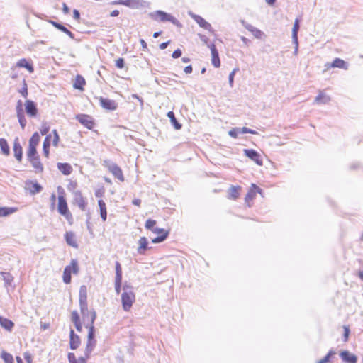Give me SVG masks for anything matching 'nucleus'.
I'll list each match as a JSON object with an SVG mask.
<instances>
[{"label": "nucleus", "instance_id": "obj_43", "mask_svg": "<svg viewBox=\"0 0 363 363\" xmlns=\"http://www.w3.org/2000/svg\"><path fill=\"white\" fill-rule=\"evenodd\" d=\"M63 281L65 284H69L71 282V274L70 269L65 268L63 272Z\"/></svg>", "mask_w": 363, "mask_h": 363}, {"label": "nucleus", "instance_id": "obj_36", "mask_svg": "<svg viewBox=\"0 0 363 363\" xmlns=\"http://www.w3.org/2000/svg\"><path fill=\"white\" fill-rule=\"evenodd\" d=\"M299 20L296 18L294 21V26L292 28V41H296L298 39V32L299 30Z\"/></svg>", "mask_w": 363, "mask_h": 363}, {"label": "nucleus", "instance_id": "obj_39", "mask_svg": "<svg viewBox=\"0 0 363 363\" xmlns=\"http://www.w3.org/2000/svg\"><path fill=\"white\" fill-rule=\"evenodd\" d=\"M69 267L70 269V274H72V273L77 274L79 272L78 263H77V261L76 259H72L70 264L67 266V267H65V268H69Z\"/></svg>", "mask_w": 363, "mask_h": 363}, {"label": "nucleus", "instance_id": "obj_14", "mask_svg": "<svg viewBox=\"0 0 363 363\" xmlns=\"http://www.w3.org/2000/svg\"><path fill=\"white\" fill-rule=\"evenodd\" d=\"M211 52V62L215 67H219L220 66V61L219 58L218 52L214 44L208 45Z\"/></svg>", "mask_w": 363, "mask_h": 363}, {"label": "nucleus", "instance_id": "obj_63", "mask_svg": "<svg viewBox=\"0 0 363 363\" xmlns=\"http://www.w3.org/2000/svg\"><path fill=\"white\" fill-rule=\"evenodd\" d=\"M62 10L65 14H67L69 12V9L65 3L62 4Z\"/></svg>", "mask_w": 363, "mask_h": 363}, {"label": "nucleus", "instance_id": "obj_42", "mask_svg": "<svg viewBox=\"0 0 363 363\" xmlns=\"http://www.w3.org/2000/svg\"><path fill=\"white\" fill-rule=\"evenodd\" d=\"M1 357L3 359L5 363H13V356L5 351H2Z\"/></svg>", "mask_w": 363, "mask_h": 363}, {"label": "nucleus", "instance_id": "obj_61", "mask_svg": "<svg viewBox=\"0 0 363 363\" xmlns=\"http://www.w3.org/2000/svg\"><path fill=\"white\" fill-rule=\"evenodd\" d=\"M51 135H47L46 138H45L44 140V142H43V147H50V138Z\"/></svg>", "mask_w": 363, "mask_h": 363}, {"label": "nucleus", "instance_id": "obj_54", "mask_svg": "<svg viewBox=\"0 0 363 363\" xmlns=\"http://www.w3.org/2000/svg\"><path fill=\"white\" fill-rule=\"evenodd\" d=\"M122 279H115V290L117 294L121 292Z\"/></svg>", "mask_w": 363, "mask_h": 363}, {"label": "nucleus", "instance_id": "obj_44", "mask_svg": "<svg viewBox=\"0 0 363 363\" xmlns=\"http://www.w3.org/2000/svg\"><path fill=\"white\" fill-rule=\"evenodd\" d=\"M169 233H164L162 235H158L157 237L152 240V243H160L164 241L168 237Z\"/></svg>", "mask_w": 363, "mask_h": 363}, {"label": "nucleus", "instance_id": "obj_37", "mask_svg": "<svg viewBox=\"0 0 363 363\" xmlns=\"http://www.w3.org/2000/svg\"><path fill=\"white\" fill-rule=\"evenodd\" d=\"M79 302H87V289L84 285L81 286L79 289Z\"/></svg>", "mask_w": 363, "mask_h": 363}, {"label": "nucleus", "instance_id": "obj_25", "mask_svg": "<svg viewBox=\"0 0 363 363\" xmlns=\"http://www.w3.org/2000/svg\"><path fill=\"white\" fill-rule=\"evenodd\" d=\"M50 23L57 29H58V30H61L62 32L65 33L69 37H70L72 39H74V34L70 30H69L66 27H65L62 24H61L60 23H57V22H55V21H50Z\"/></svg>", "mask_w": 363, "mask_h": 363}, {"label": "nucleus", "instance_id": "obj_40", "mask_svg": "<svg viewBox=\"0 0 363 363\" xmlns=\"http://www.w3.org/2000/svg\"><path fill=\"white\" fill-rule=\"evenodd\" d=\"M17 116L18 118V122H19L22 129H24V128L26 125V120L25 118L23 113L22 112V110L21 108H19L17 111Z\"/></svg>", "mask_w": 363, "mask_h": 363}, {"label": "nucleus", "instance_id": "obj_6", "mask_svg": "<svg viewBox=\"0 0 363 363\" xmlns=\"http://www.w3.org/2000/svg\"><path fill=\"white\" fill-rule=\"evenodd\" d=\"M245 155L249 157L250 160L254 161L257 164L262 166L263 162L261 158L260 155L252 149H245L244 150Z\"/></svg>", "mask_w": 363, "mask_h": 363}, {"label": "nucleus", "instance_id": "obj_32", "mask_svg": "<svg viewBox=\"0 0 363 363\" xmlns=\"http://www.w3.org/2000/svg\"><path fill=\"white\" fill-rule=\"evenodd\" d=\"M85 83H86V82H85V79H84V77H82L81 75H77L76 77V79H75L73 86L76 89L82 90L83 86L85 84Z\"/></svg>", "mask_w": 363, "mask_h": 363}, {"label": "nucleus", "instance_id": "obj_50", "mask_svg": "<svg viewBox=\"0 0 363 363\" xmlns=\"http://www.w3.org/2000/svg\"><path fill=\"white\" fill-rule=\"evenodd\" d=\"M239 69L238 68L234 69L229 74V85L230 87L233 86V81H234V76L236 72H238Z\"/></svg>", "mask_w": 363, "mask_h": 363}, {"label": "nucleus", "instance_id": "obj_35", "mask_svg": "<svg viewBox=\"0 0 363 363\" xmlns=\"http://www.w3.org/2000/svg\"><path fill=\"white\" fill-rule=\"evenodd\" d=\"M240 189V186H232L229 189V191H228L229 198L233 199H235L238 198L239 194H240V192H239Z\"/></svg>", "mask_w": 363, "mask_h": 363}, {"label": "nucleus", "instance_id": "obj_64", "mask_svg": "<svg viewBox=\"0 0 363 363\" xmlns=\"http://www.w3.org/2000/svg\"><path fill=\"white\" fill-rule=\"evenodd\" d=\"M192 70H193V69H192L191 65H188V66H186V67L184 68V72H185L186 74H190V73H191V72H192Z\"/></svg>", "mask_w": 363, "mask_h": 363}, {"label": "nucleus", "instance_id": "obj_38", "mask_svg": "<svg viewBox=\"0 0 363 363\" xmlns=\"http://www.w3.org/2000/svg\"><path fill=\"white\" fill-rule=\"evenodd\" d=\"M0 147H1L2 152L5 155H9V152H10L9 147L7 143V141L4 138H0Z\"/></svg>", "mask_w": 363, "mask_h": 363}, {"label": "nucleus", "instance_id": "obj_9", "mask_svg": "<svg viewBox=\"0 0 363 363\" xmlns=\"http://www.w3.org/2000/svg\"><path fill=\"white\" fill-rule=\"evenodd\" d=\"M189 16L199 25L200 27L208 31L211 30V25L201 16L194 14L191 12H189Z\"/></svg>", "mask_w": 363, "mask_h": 363}, {"label": "nucleus", "instance_id": "obj_49", "mask_svg": "<svg viewBox=\"0 0 363 363\" xmlns=\"http://www.w3.org/2000/svg\"><path fill=\"white\" fill-rule=\"evenodd\" d=\"M239 130L240 128H232L229 130L228 135L233 138H237L238 133H240Z\"/></svg>", "mask_w": 363, "mask_h": 363}, {"label": "nucleus", "instance_id": "obj_57", "mask_svg": "<svg viewBox=\"0 0 363 363\" xmlns=\"http://www.w3.org/2000/svg\"><path fill=\"white\" fill-rule=\"evenodd\" d=\"M344 342H347L348 340V337L350 333V328L347 326H344Z\"/></svg>", "mask_w": 363, "mask_h": 363}, {"label": "nucleus", "instance_id": "obj_51", "mask_svg": "<svg viewBox=\"0 0 363 363\" xmlns=\"http://www.w3.org/2000/svg\"><path fill=\"white\" fill-rule=\"evenodd\" d=\"M144 3L145 2L140 0H132V4L128 6L131 8H138L139 6H143Z\"/></svg>", "mask_w": 363, "mask_h": 363}, {"label": "nucleus", "instance_id": "obj_59", "mask_svg": "<svg viewBox=\"0 0 363 363\" xmlns=\"http://www.w3.org/2000/svg\"><path fill=\"white\" fill-rule=\"evenodd\" d=\"M114 4H119L128 6L132 4V0H119L118 1H115Z\"/></svg>", "mask_w": 363, "mask_h": 363}, {"label": "nucleus", "instance_id": "obj_21", "mask_svg": "<svg viewBox=\"0 0 363 363\" xmlns=\"http://www.w3.org/2000/svg\"><path fill=\"white\" fill-rule=\"evenodd\" d=\"M65 238L67 245L74 248L78 247V244L76 241L75 235L73 232H67L65 235Z\"/></svg>", "mask_w": 363, "mask_h": 363}, {"label": "nucleus", "instance_id": "obj_56", "mask_svg": "<svg viewBox=\"0 0 363 363\" xmlns=\"http://www.w3.org/2000/svg\"><path fill=\"white\" fill-rule=\"evenodd\" d=\"M124 65H125V62H124V60L123 58H118L116 61V66L119 68V69H123L124 67Z\"/></svg>", "mask_w": 363, "mask_h": 363}, {"label": "nucleus", "instance_id": "obj_55", "mask_svg": "<svg viewBox=\"0 0 363 363\" xmlns=\"http://www.w3.org/2000/svg\"><path fill=\"white\" fill-rule=\"evenodd\" d=\"M71 319H72V321L73 322V323L80 321L79 315L77 311H72Z\"/></svg>", "mask_w": 363, "mask_h": 363}, {"label": "nucleus", "instance_id": "obj_2", "mask_svg": "<svg viewBox=\"0 0 363 363\" xmlns=\"http://www.w3.org/2000/svg\"><path fill=\"white\" fill-rule=\"evenodd\" d=\"M149 16L156 21L171 22L177 27H181V23L171 14L161 10H157L149 13Z\"/></svg>", "mask_w": 363, "mask_h": 363}, {"label": "nucleus", "instance_id": "obj_13", "mask_svg": "<svg viewBox=\"0 0 363 363\" xmlns=\"http://www.w3.org/2000/svg\"><path fill=\"white\" fill-rule=\"evenodd\" d=\"M242 26L250 31L256 38L261 39L264 35V33L256 27L252 26L250 23H246L244 21H241Z\"/></svg>", "mask_w": 363, "mask_h": 363}, {"label": "nucleus", "instance_id": "obj_12", "mask_svg": "<svg viewBox=\"0 0 363 363\" xmlns=\"http://www.w3.org/2000/svg\"><path fill=\"white\" fill-rule=\"evenodd\" d=\"M28 160L30 162L36 172H42L43 171V166L40 161L39 156L37 154L30 155V157H28Z\"/></svg>", "mask_w": 363, "mask_h": 363}, {"label": "nucleus", "instance_id": "obj_19", "mask_svg": "<svg viewBox=\"0 0 363 363\" xmlns=\"http://www.w3.org/2000/svg\"><path fill=\"white\" fill-rule=\"evenodd\" d=\"M330 96L320 91L319 94L315 97L314 104H327L330 101Z\"/></svg>", "mask_w": 363, "mask_h": 363}, {"label": "nucleus", "instance_id": "obj_29", "mask_svg": "<svg viewBox=\"0 0 363 363\" xmlns=\"http://www.w3.org/2000/svg\"><path fill=\"white\" fill-rule=\"evenodd\" d=\"M17 66L19 67L26 68L30 73L33 72V67L31 64H30L26 59H21L17 62Z\"/></svg>", "mask_w": 363, "mask_h": 363}, {"label": "nucleus", "instance_id": "obj_47", "mask_svg": "<svg viewBox=\"0 0 363 363\" xmlns=\"http://www.w3.org/2000/svg\"><path fill=\"white\" fill-rule=\"evenodd\" d=\"M335 354V352L333 350L329 351V352L327 354V355L323 358L322 359L317 361L316 363H328L330 360V358L331 356Z\"/></svg>", "mask_w": 363, "mask_h": 363}, {"label": "nucleus", "instance_id": "obj_41", "mask_svg": "<svg viewBox=\"0 0 363 363\" xmlns=\"http://www.w3.org/2000/svg\"><path fill=\"white\" fill-rule=\"evenodd\" d=\"M1 275L6 284V285H10L13 280V277L9 272H1Z\"/></svg>", "mask_w": 363, "mask_h": 363}, {"label": "nucleus", "instance_id": "obj_23", "mask_svg": "<svg viewBox=\"0 0 363 363\" xmlns=\"http://www.w3.org/2000/svg\"><path fill=\"white\" fill-rule=\"evenodd\" d=\"M80 311L82 315L84 320L86 318L89 320L91 319V313L92 311H89L88 309L87 302H79Z\"/></svg>", "mask_w": 363, "mask_h": 363}, {"label": "nucleus", "instance_id": "obj_20", "mask_svg": "<svg viewBox=\"0 0 363 363\" xmlns=\"http://www.w3.org/2000/svg\"><path fill=\"white\" fill-rule=\"evenodd\" d=\"M77 119L79 123L83 124L85 127L91 129L93 126V122L91 121L90 117L87 115L81 114L77 116Z\"/></svg>", "mask_w": 363, "mask_h": 363}, {"label": "nucleus", "instance_id": "obj_33", "mask_svg": "<svg viewBox=\"0 0 363 363\" xmlns=\"http://www.w3.org/2000/svg\"><path fill=\"white\" fill-rule=\"evenodd\" d=\"M167 117L169 118L171 123L173 124L176 130H180L182 128V125L176 119L173 111H169L167 113Z\"/></svg>", "mask_w": 363, "mask_h": 363}, {"label": "nucleus", "instance_id": "obj_22", "mask_svg": "<svg viewBox=\"0 0 363 363\" xmlns=\"http://www.w3.org/2000/svg\"><path fill=\"white\" fill-rule=\"evenodd\" d=\"M69 336H70V341H69L70 348L72 350H75L79 347V345L80 344L79 337L74 333L73 330H70Z\"/></svg>", "mask_w": 363, "mask_h": 363}, {"label": "nucleus", "instance_id": "obj_8", "mask_svg": "<svg viewBox=\"0 0 363 363\" xmlns=\"http://www.w3.org/2000/svg\"><path fill=\"white\" fill-rule=\"evenodd\" d=\"M57 210L58 212L62 216H66L67 214H69L67 203L66 199H65L62 194H59L58 196Z\"/></svg>", "mask_w": 363, "mask_h": 363}, {"label": "nucleus", "instance_id": "obj_26", "mask_svg": "<svg viewBox=\"0 0 363 363\" xmlns=\"http://www.w3.org/2000/svg\"><path fill=\"white\" fill-rule=\"evenodd\" d=\"M58 169L65 175H69L72 171V168L68 163H57Z\"/></svg>", "mask_w": 363, "mask_h": 363}, {"label": "nucleus", "instance_id": "obj_45", "mask_svg": "<svg viewBox=\"0 0 363 363\" xmlns=\"http://www.w3.org/2000/svg\"><path fill=\"white\" fill-rule=\"evenodd\" d=\"M115 279H122V269L118 262H116V277Z\"/></svg>", "mask_w": 363, "mask_h": 363}, {"label": "nucleus", "instance_id": "obj_18", "mask_svg": "<svg viewBox=\"0 0 363 363\" xmlns=\"http://www.w3.org/2000/svg\"><path fill=\"white\" fill-rule=\"evenodd\" d=\"M340 356L344 362L348 363H356L357 361V357L347 350L341 352Z\"/></svg>", "mask_w": 363, "mask_h": 363}, {"label": "nucleus", "instance_id": "obj_62", "mask_svg": "<svg viewBox=\"0 0 363 363\" xmlns=\"http://www.w3.org/2000/svg\"><path fill=\"white\" fill-rule=\"evenodd\" d=\"M73 17L76 20H78L80 18V13L78 10L74 9L73 11Z\"/></svg>", "mask_w": 363, "mask_h": 363}, {"label": "nucleus", "instance_id": "obj_34", "mask_svg": "<svg viewBox=\"0 0 363 363\" xmlns=\"http://www.w3.org/2000/svg\"><path fill=\"white\" fill-rule=\"evenodd\" d=\"M331 65L333 67H338L344 69H348L347 63L343 60L340 58L335 59Z\"/></svg>", "mask_w": 363, "mask_h": 363}, {"label": "nucleus", "instance_id": "obj_15", "mask_svg": "<svg viewBox=\"0 0 363 363\" xmlns=\"http://www.w3.org/2000/svg\"><path fill=\"white\" fill-rule=\"evenodd\" d=\"M257 192L261 194L262 189L256 184H252L248 193L245 196V202L249 203V201H252L255 199Z\"/></svg>", "mask_w": 363, "mask_h": 363}, {"label": "nucleus", "instance_id": "obj_1", "mask_svg": "<svg viewBox=\"0 0 363 363\" xmlns=\"http://www.w3.org/2000/svg\"><path fill=\"white\" fill-rule=\"evenodd\" d=\"M96 313L95 311L93 310L91 313L90 323L86 326L89 328L88 341L85 350V354L86 355V358L89 357L90 353L92 352L96 345V340H94L95 328L94 326V323L96 320Z\"/></svg>", "mask_w": 363, "mask_h": 363}, {"label": "nucleus", "instance_id": "obj_30", "mask_svg": "<svg viewBox=\"0 0 363 363\" xmlns=\"http://www.w3.org/2000/svg\"><path fill=\"white\" fill-rule=\"evenodd\" d=\"M17 211L14 207H0V216H7Z\"/></svg>", "mask_w": 363, "mask_h": 363}, {"label": "nucleus", "instance_id": "obj_16", "mask_svg": "<svg viewBox=\"0 0 363 363\" xmlns=\"http://www.w3.org/2000/svg\"><path fill=\"white\" fill-rule=\"evenodd\" d=\"M25 109L28 115L35 117L37 115L38 109L35 104L30 100H27L25 103Z\"/></svg>", "mask_w": 363, "mask_h": 363}, {"label": "nucleus", "instance_id": "obj_58", "mask_svg": "<svg viewBox=\"0 0 363 363\" xmlns=\"http://www.w3.org/2000/svg\"><path fill=\"white\" fill-rule=\"evenodd\" d=\"M152 232L156 234H159L160 235H162L164 233H169V231H167L163 228H160L157 227H155Z\"/></svg>", "mask_w": 363, "mask_h": 363}, {"label": "nucleus", "instance_id": "obj_4", "mask_svg": "<svg viewBox=\"0 0 363 363\" xmlns=\"http://www.w3.org/2000/svg\"><path fill=\"white\" fill-rule=\"evenodd\" d=\"M104 163H106V167L115 176V177L121 182L124 180L122 170L116 164L109 161H104Z\"/></svg>", "mask_w": 363, "mask_h": 363}, {"label": "nucleus", "instance_id": "obj_7", "mask_svg": "<svg viewBox=\"0 0 363 363\" xmlns=\"http://www.w3.org/2000/svg\"><path fill=\"white\" fill-rule=\"evenodd\" d=\"M42 186L36 182L28 180L25 182V189L29 191L32 195L41 191Z\"/></svg>", "mask_w": 363, "mask_h": 363}, {"label": "nucleus", "instance_id": "obj_24", "mask_svg": "<svg viewBox=\"0 0 363 363\" xmlns=\"http://www.w3.org/2000/svg\"><path fill=\"white\" fill-rule=\"evenodd\" d=\"M138 252L140 255H143L145 251L148 249V242L145 237H141L138 240Z\"/></svg>", "mask_w": 363, "mask_h": 363}, {"label": "nucleus", "instance_id": "obj_60", "mask_svg": "<svg viewBox=\"0 0 363 363\" xmlns=\"http://www.w3.org/2000/svg\"><path fill=\"white\" fill-rule=\"evenodd\" d=\"M182 55V50L180 49H177L174 50L172 55L173 58H179Z\"/></svg>", "mask_w": 363, "mask_h": 363}, {"label": "nucleus", "instance_id": "obj_3", "mask_svg": "<svg viewBox=\"0 0 363 363\" xmlns=\"http://www.w3.org/2000/svg\"><path fill=\"white\" fill-rule=\"evenodd\" d=\"M124 291L121 294L122 306L124 311H128L135 301V294L128 286H123Z\"/></svg>", "mask_w": 363, "mask_h": 363}, {"label": "nucleus", "instance_id": "obj_5", "mask_svg": "<svg viewBox=\"0 0 363 363\" xmlns=\"http://www.w3.org/2000/svg\"><path fill=\"white\" fill-rule=\"evenodd\" d=\"M39 141H40V136H39L38 133L36 132L32 135V137L29 140V145H28V150L27 152V157H30V155L37 154L36 146L38 145Z\"/></svg>", "mask_w": 363, "mask_h": 363}, {"label": "nucleus", "instance_id": "obj_46", "mask_svg": "<svg viewBox=\"0 0 363 363\" xmlns=\"http://www.w3.org/2000/svg\"><path fill=\"white\" fill-rule=\"evenodd\" d=\"M156 224V221L155 220L148 219L146 220L145 226L147 230L152 231L155 228V225Z\"/></svg>", "mask_w": 363, "mask_h": 363}, {"label": "nucleus", "instance_id": "obj_52", "mask_svg": "<svg viewBox=\"0 0 363 363\" xmlns=\"http://www.w3.org/2000/svg\"><path fill=\"white\" fill-rule=\"evenodd\" d=\"M50 130V126L47 123H43L40 129V133L43 135H47Z\"/></svg>", "mask_w": 363, "mask_h": 363}, {"label": "nucleus", "instance_id": "obj_10", "mask_svg": "<svg viewBox=\"0 0 363 363\" xmlns=\"http://www.w3.org/2000/svg\"><path fill=\"white\" fill-rule=\"evenodd\" d=\"M74 202L82 211H85L87 203L80 191H74Z\"/></svg>", "mask_w": 363, "mask_h": 363}, {"label": "nucleus", "instance_id": "obj_31", "mask_svg": "<svg viewBox=\"0 0 363 363\" xmlns=\"http://www.w3.org/2000/svg\"><path fill=\"white\" fill-rule=\"evenodd\" d=\"M98 205L100 208V215L104 221H105L107 218V211H106V203L103 200H99L98 201Z\"/></svg>", "mask_w": 363, "mask_h": 363}, {"label": "nucleus", "instance_id": "obj_53", "mask_svg": "<svg viewBox=\"0 0 363 363\" xmlns=\"http://www.w3.org/2000/svg\"><path fill=\"white\" fill-rule=\"evenodd\" d=\"M52 133L54 135V138H53V140H52V145L55 146V147H57V145H58V142H59V140H60V137H59V135L57 132L56 130H52Z\"/></svg>", "mask_w": 363, "mask_h": 363}, {"label": "nucleus", "instance_id": "obj_28", "mask_svg": "<svg viewBox=\"0 0 363 363\" xmlns=\"http://www.w3.org/2000/svg\"><path fill=\"white\" fill-rule=\"evenodd\" d=\"M68 360L69 363H86V355L85 354V357H81L78 359H76V357L74 353L69 352L68 354Z\"/></svg>", "mask_w": 363, "mask_h": 363}, {"label": "nucleus", "instance_id": "obj_11", "mask_svg": "<svg viewBox=\"0 0 363 363\" xmlns=\"http://www.w3.org/2000/svg\"><path fill=\"white\" fill-rule=\"evenodd\" d=\"M100 105L105 109L109 111H114L117 108V104L114 100L104 98L101 96L99 98Z\"/></svg>", "mask_w": 363, "mask_h": 363}, {"label": "nucleus", "instance_id": "obj_27", "mask_svg": "<svg viewBox=\"0 0 363 363\" xmlns=\"http://www.w3.org/2000/svg\"><path fill=\"white\" fill-rule=\"evenodd\" d=\"M0 325L7 330H11L14 325L11 320L1 316H0Z\"/></svg>", "mask_w": 363, "mask_h": 363}, {"label": "nucleus", "instance_id": "obj_17", "mask_svg": "<svg viewBox=\"0 0 363 363\" xmlns=\"http://www.w3.org/2000/svg\"><path fill=\"white\" fill-rule=\"evenodd\" d=\"M13 149L15 157L21 162L22 160V147L18 138L14 140Z\"/></svg>", "mask_w": 363, "mask_h": 363}, {"label": "nucleus", "instance_id": "obj_48", "mask_svg": "<svg viewBox=\"0 0 363 363\" xmlns=\"http://www.w3.org/2000/svg\"><path fill=\"white\" fill-rule=\"evenodd\" d=\"M239 133H242V134H245V133H250V134H253V135L257 134V131H255V130H254L252 129H250V128H246V127H243L242 128H240Z\"/></svg>", "mask_w": 363, "mask_h": 363}]
</instances>
